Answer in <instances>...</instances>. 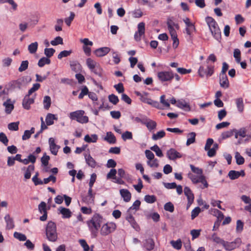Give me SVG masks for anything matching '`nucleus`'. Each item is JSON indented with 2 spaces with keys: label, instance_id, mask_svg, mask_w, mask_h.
Masks as SVG:
<instances>
[{
  "label": "nucleus",
  "instance_id": "1",
  "mask_svg": "<svg viewBox=\"0 0 251 251\" xmlns=\"http://www.w3.org/2000/svg\"><path fill=\"white\" fill-rule=\"evenodd\" d=\"M103 217L99 213H95L91 219L87 221V224L91 232L92 237L96 238L102 223Z\"/></svg>",
  "mask_w": 251,
  "mask_h": 251
},
{
  "label": "nucleus",
  "instance_id": "2",
  "mask_svg": "<svg viewBox=\"0 0 251 251\" xmlns=\"http://www.w3.org/2000/svg\"><path fill=\"white\" fill-rule=\"evenodd\" d=\"M46 234L49 241L54 242L57 240L56 226L54 222L52 221L48 222L46 228Z\"/></svg>",
  "mask_w": 251,
  "mask_h": 251
},
{
  "label": "nucleus",
  "instance_id": "3",
  "mask_svg": "<svg viewBox=\"0 0 251 251\" xmlns=\"http://www.w3.org/2000/svg\"><path fill=\"white\" fill-rule=\"evenodd\" d=\"M84 111L83 110L72 112L70 114V118L72 120H76L79 123L85 124L88 122L89 118L87 116H84Z\"/></svg>",
  "mask_w": 251,
  "mask_h": 251
},
{
  "label": "nucleus",
  "instance_id": "4",
  "mask_svg": "<svg viewBox=\"0 0 251 251\" xmlns=\"http://www.w3.org/2000/svg\"><path fill=\"white\" fill-rule=\"evenodd\" d=\"M25 81V78L22 77L17 80H11L5 86L8 91H14L16 89H21L23 83Z\"/></svg>",
  "mask_w": 251,
  "mask_h": 251
},
{
  "label": "nucleus",
  "instance_id": "5",
  "mask_svg": "<svg viewBox=\"0 0 251 251\" xmlns=\"http://www.w3.org/2000/svg\"><path fill=\"white\" fill-rule=\"evenodd\" d=\"M116 228V225L115 223H106L102 226L100 229V234L102 236H106L114 232Z\"/></svg>",
  "mask_w": 251,
  "mask_h": 251
},
{
  "label": "nucleus",
  "instance_id": "6",
  "mask_svg": "<svg viewBox=\"0 0 251 251\" xmlns=\"http://www.w3.org/2000/svg\"><path fill=\"white\" fill-rule=\"evenodd\" d=\"M241 242V239L240 238H237L233 241L230 242L225 241L223 247L226 251H231L239 247Z\"/></svg>",
  "mask_w": 251,
  "mask_h": 251
},
{
  "label": "nucleus",
  "instance_id": "7",
  "mask_svg": "<svg viewBox=\"0 0 251 251\" xmlns=\"http://www.w3.org/2000/svg\"><path fill=\"white\" fill-rule=\"evenodd\" d=\"M158 79L162 82L170 81L174 78L173 72L170 70L168 71H161L157 74Z\"/></svg>",
  "mask_w": 251,
  "mask_h": 251
},
{
  "label": "nucleus",
  "instance_id": "8",
  "mask_svg": "<svg viewBox=\"0 0 251 251\" xmlns=\"http://www.w3.org/2000/svg\"><path fill=\"white\" fill-rule=\"evenodd\" d=\"M167 156L170 160H175L182 157V154L174 148H171L167 151Z\"/></svg>",
  "mask_w": 251,
  "mask_h": 251
},
{
  "label": "nucleus",
  "instance_id": "9",
  "mask_svg": "<svg viewBox=\"0 0 251 251\" xmlns=\"http://www.w3.org/2000/svg\"><path fill=\"white\" fill-rule=\"evenodd\" d=\"M35 99V97L34 98H29V96H27V95H25L22 101L23 108L26 110L30 109L31 107L30 105L34 103Z\"/></svg>",
  "mask_w": 251,
  "mask_h": 251
},
{
  "label": "nucleus",
  "instance_id": "10",
  "mask_svg": "<svg viewBox=\"0 0 251 251\" xmlns=\"http://www.w3.org/2000/svg\"><path fill=\"white\" fill-rule=\"evenodd\" d=\"M184 193L188 200V206H190L194 201V195L190 188L188 186L184 187Z\"/></svg>",
  "mask_w": 251,
  "mask_h": 251
},
{
  "label": "nucleus",
  "instance_id": "11",
  "mask_svg": "<svg viewBox=\"0 0 251 251\" xmlns=\"http://www.w3.org/2000/svg\"><path fill=\"white\" fill-rule=\"evenodd\" d=\"M49 143L51 153L54 155H57L58 150L60 148V146L56 145L54 138L52 137L49 138Z\"/></svg>",
  "mask_w": 251,
  "mask_h": 251
},
{
  "label": "nucleus",
  "instance_id": "12",
  "mask_svg": "<svg viewBox=\"0 0 251 251\" xmlns=\"http://www.w3.org/2000/svg\"><path fill=\"white\" fill-rule=\"evenodd\" d=\"M110 50L111 49L109 47H101L96 49L94 51V54L97 57H101L108 54L110 52Z\"/></svg>",
  "mask_w": 251,
  "mask_h": 251
},
{
  "label": "nucleus",
  "instance_id": "13",
  "mask_svg": "<svg viewBox=\"0 0 251 251\" xmlns=\"http://www.w3.org/2000/svg\"><path fill=\"white\" fill-rule=\"evenodd\" d=\"M219 83L220 86L225 89L229 87V82L226 75H220Z\"/></svg>",
  "mask_w": 251,
  "mask_h": 251
},
{
  "label": "nucleus",
  "instance_id": "14",
  "mask_svg": "<svg viewBox=\"0 0 251 251\" xmlns=\"http://www.w3.org/2000/svg\"><path fill=\"white\" fill-rule=\"evenodd\" d=\"M167 24L172 39L177 37L176 32L173 27V25L176 26L175 23L171 20H168ZM176 26H177L178 25H176Z\"/></svg>",
  "mask_w": 251,
  "mask_h": 251
},
{
  "label": "nucleus",
  "instance_id": "15",
  "mask_svg": "<svg viewBox=\"0 0 251 251\" xmlns=\"http://www.w3.org/2000/svg\"><path fill=\"white\" fill-rule=\"evenodd\" d=\"M126 219L136 231H138L140 230V228L139 225L137 223L134 218L131 214H129L127 215Z\"/></svg>",
  "mask_w": 251,
  "mask_h": 251
},
{
  "label": "nucleus",
  "instance_id": "16",
  "mask_svg": "<svg viewBox=\"0 0 251 251\" xmlns=\"http://www.w3.org/2000/svg\"><path fill=\"white\" fill-rule=\"evenodd\" d=\"M143 247L148 251H152L154 247V242L151 238L146 239L143 243Z\"/></svg>",
  "mask_w": 251,
  "mask_h": 251
},
{
  "label": "nucleus",
  "instance_id": "17",
  "mask_svg": "<svg viewBox=\"0 0 251 251\" xmlns=\"http://www.w3.org/2000/svg\"><path fill=\"white\" fill-rule=\"evenodd\" d=\"M120 193L125 202H127L130 201L131 194L128 190L126 189H121Z\"/></svg>",
  "mask_w": 251,
  "mask_h": 251
},
{
  "label": "nucleus",
  "instance_id": "18",
  "mask_svg": "<svg viewBox=\"0 0 251 251\" xmlns=\"http://www.w3.org/2000/svg\"><path fill=\"white\" fill-rule=\"evenodd\" d=\"M58 210L59 211V213L62 215L63 218H69L72 216V212L68 208L61 206L58 209Z\"/></svg>",
  "mask_w": 251,
  "mask_h": 251
},
{
  "label": "nucleus",
  "instance_id": "19",
  "mask_svg": "<svg viewBox=\"0 0 251 251\" xmlns=\"http://www.w3.org/2000/svg\"><path fill=\"white\" fill-rule=\"evenodd\" d=\"M35 169V166L33 164L29 165L26 168L24 167L22 169V170H25V173L24 174V177L25 179H29L31 177V172L34 171Z\"/></svg>",
  "mask_w": 251,
  "mask_h": 251
},
{
  "label": "nucleus",
  "instance_id": "20",
  "mask_svg": "<svg viewBox=\"0 0 251 251\" xmlns=\"http://www.w3.org/2000/svg\"><path fill=\"white\" fill-rule=\"evenodd\" d=\"M205 21L208 25L210 30L215 28L218 25L215 20L211 17L207 16L205 18Z\"/></svg>",
  "mask_w": 251,
  "mask_h": 251
},
{
  "label": "nucleus",
  "instance_id": "21",
  "mask_svg": "<svg viewBox=\"0 0 251 251\" xmlns=\"http://www.w3.org/2000/svg\"><path fill=\"white\" fill-rule=\"evenodd\" d=\"M70 65L72 70L76 73L80 72L81 70V66L77 61H70Z\"/></svg>",
  "mask_w": 251,
  "mask_h": 251
},
{
  "label": "nucleus",
  "instance_id": "22",
  "mask_svg": "<svg viewBox=\"0 0 251 251\" xmlns=\"http://www.w3.org/2000/svg\"><path fill=\"white\" fill-rule=\"evenodd\" d=\"M144 125H146L150 131L155 129L157 126L156 123L155 121L147 118L146 119V122L144 123Z\"/></svg>",
  "mask_w": 251,
  "mask_h": 251
},
{
  "label": "nucleus",
  "instance_id": "23",
  "mask_svg": "<svg viewBox=\"0 0 251 251\" xmlns=\"http://www.w3.org/2000/svg\"><path fill=\"white\" fill-rule=\"evenodd\" d=\"M3 105L5 107V111L7 114H10L14 107V104L11 103V100L10 99L4 102Z\"/></svg>",
  "mask_w": 251,
  "mask_h": 251
},
{
  "label": "nucleus",
  "instance_id": "24",
  "mask_svg": "<svg viewBox=\"0 0 251 251\" xmlns=\"http://www.w3.org/2000/svg\"><path fill=\"white\" fill-rule=\"evenodd\" d=\"M104 139L110 144H115L116 142L115 136L110 131L106 133V136L104 137Z\"/></svg>",
  "mask_w": 251,
  "mask_h": 251
},
{
  "label": "nucleus",
  "instance_id": "25",
  "mask_svg": "<svg viewBox=\"0 0 251 251\" xmlns=\"http://www.w3.org/2000/svg\"><path fill=\"white\" fill-rule=\"evenodd\" d=\"M4 220L6 223V227L8 229H13L14 227L13 219L10 217L9 214H6L4 217Z\"/></svg>",
  "mask_w": 251,
  "mask_h": 251
},
{
  "label": "nucleus",
  "instance_id": "26",
  "mask_svg": "<svg viewBox=\"0 0 251 251\" xmlns=\"http://www.w3.org/2000/svg\"><path fill=\"white\" fill-rule=\"evenodd\" d=\"M213 37L217 41H220L221 39V32L219 26L213 28L210 30Z\"/></svg>",
  "mask_w": 251,
  "mask_h": 251
},
{
  "label": "nucleus",
  "instance_id": "27",
  "mask_svg": "<svg viewBox=\"0 0 251 251\" xmlns=\"http://www.w3.org/2000/svg\"><path fill=\"white\" fill-rule=\"evenodd\" d=\"M176 106L179 108L185 109L186 111H189L191 110L190 105L184 100H178Z\"/></svg>",
  "mask_w": 251,
  "mask_h": 251
},
{
  "label": "nucleus",
  "instance_id": "28",
  "mask_svg": "<svg viewBox=\"0 0 251 251\" xmlns=\"http://www.w3.org/2000/svg\"><path fill=\"white\" fill-rule=\"evenodd\" d=\"M84 156L86 162L88 165L92 168H95L96 166V162L91 155L88 154V155L85 154Z\"/></svg>",
  "mask_w": 251,
  "mask_h": 251
},
{
  "label": "nucleus",
  "instance_id": "29",
  "mask_svg": "<svg viewBox=\"0 0 251 251\" xmlns=\"http://www.w3.org/2000/svg\"><path fill=\"white\" fill-rule=\"evenodd\" d=\"M57 120V118L54 114L48 113L46 117V122L47 126H50L54 124L53 120Z\"/></svg>",
  "mask_w": 251,
  "mask_h": 251
},
{
  "label": "nucleus",
  "instance_id": "30",
  "mask_svg": "<svg viewBox=\"0 0 251 251\" xmlns=\"http://www.w3.org/2000/svg\"><path fill=\"white\" fill-rule=\"evenodd\" d=\"M235 102L238 110L240 112H242L244 110V105L243 99L242 98H239L235 100Z\"/></svg>",
  "mask_w": 251,
  "mask_h": 251
},
{
  "label": "nucleus",
  "instance_id": "31",
  "mask_svg": "<svg viewBox=\"0 0 251 251\" xmlns=\"http://www.w3.org/2000/svg\"><path fill=\"white\" fill-rule=\"evenodd\" d=\"M236 131V129L234 128L232 130H228L223 132L221 134V137L222 140H225L233 136L234 131Z\"/></svg>",
  "mask_w": 251,
  "mask_h": 251
},
{
  "label": "nucleus",
  "instance_id": "32",
  "mask_svg": "<svg viewBox=\"0 0 251 251\" xmlns=\"http://www.w3.org/2000/svg\"><path fill=\"white\" fill-rule=\"evenodd\" d=\"M43 104L44 108L45 109L48 110L50 108L51 105V98L50 96H45L44 97Z\"/></svg>",
  "mask_w": 251,
  "mask_h": 251
},
{
  "label": "nucleus",
  "instance_id": "33",
  "mask_svg": "<svg viewBox=\"0 0 251 251\" xmlns=\"http://www.w3.org/2000/svg\"><path fill=\"white\" fill-rule=\"evenodd\" d=\"M50 60L46 57H43L39 59L38 62V65L39 67H43L45 64H50Z\"/></svg>",
  "mask_w": 251,
  "mask_h": 251
},
{
  "label": "nucleus",
  "instance_id": "34",
  "mask_svg": "<svg viewBox=\"0 0 251 251\" xmlns=\"http://www.w3.org/2000/svg\"><path fill=\"white\" fill-rule=\"evenodd\" d=\"M86 64L90 71L92 70L93 69H95L98 65L97 62L91 58H88L86 59Z\"/></svg>",
  "mask_w": 251,
  "mask_h": 251
},
{
  "label": "nucleus",
  "instance_id": "35",
  "mask_svg": "<svg viewBox=\"0 0 251 251\" xmlns=\"http://www.w3.org/2000/svg\"><path fill=\"white\" fill-rule=\"evenodd\" d=\"M91 71L96 75H98L100 77H102L103 70L99 64H98L96 68H95V69H93Z\"/></svg>",
  "mask_w": 251,
  "mask_h": 251
},
{
  "label": "nucleus",
  "instance_id": "36",
  "mask_svg": "<svg viewBox=\"0 0 251 251\" xmlns=\"http://www.w3.org/2000/svg\"><path fill=\"white\" fill-rule=\"evenodd\" d=\"M38 44L37 42L30 44L28 47L29 52L31 54L35 53L38 49Z\"/></svg>",
  "mask_w": 251,
  "mask_h": 251
},
{
  "label": "nucleus",
  "instance_id": "37",
  "mask_svg": "<svg viewBox=\"0 0 251 251\" xmlns=\"http://www.w3.org/2000/svg\"><path fill=\"white\" fill-rule=\"evenodd\" d=\"M165 134V132L163 130H162L157 132L156 134H153L152 136V139L153 140H157L164 137Z\"/></svg>",
  "mask_w": 251,
  "mask_h": 251
},
{
  "label": "nucleus",
  "instance_id": "38",
  "mask_svg": "<svg viewBox=\"0 0 251 251\" xmlns=\"http://www.w3.org/2000/svg\"><path fill=\"white\" fill-rule=\"evenodd\" d=\"M228 176L231 180H234L237 179L240 177V175L239 173V171H236L235 170H231L229 172L228 174Z\"/></svg>",
  "mask_w": 251,
  "mask_h": 251
},
{
  "label": "nucleus",
  "instance_id": "39",
  "mask_svg": "<svg viewBox=\"0 0 251 251\" xmlns=\"http://www.w3.org/2000/svg\"><path fill=\"white\" fill-rule=\"evenodd\" d=\"M236 163L239 165H242L245 162L244 158L240 155L238 152H236L235 155Z\"/></svg>",
  "mask_w": 251,
  "mask_h": 251
},
{
  "label": "nucleus",
  "instance_id": "40",
  "mask_svg": "<svg viewBox=\"0 0 251 251\" xmlns=\"http://www.w3.org/2000/svg\"><path fill=\"white\" fill-rule=\"evenodd\" d=\"M38 176L39 173L36 172L35 175L33 176V177L32 178V180L35 186L43 184V181L38 178Z\"/></svg>",
  "mask_w": 251,
  "mask_h": 251
},
{
  "label": "nucleus",
  "instance_id": "41",
  "mask_svg": "<svg viewBox=\"0 0 251 251\" xmlns=\"http://www.w3.org/2000/svg\"><path fill=\"white\" fill-rule=\"evenodd\" d=\"M212 239L213 241L217 244H221L223 246L225 243V241L220 237L217 236L216 233H214L212 235Z\"/></svg>",
  "mask_w": 251,
  "mask_h": 251
},
{
  "label": "nucleus",
  "instance_id": "42",
  "mask_svg": "<svg viewBox=\"0 0 251 251\" xmlns=\"http://www.w3.org/2000/svg\"><path fill=\"white\" fill-rule=\"evenodd\" d=\"M79 242L81 247L83 248L84 251H93L92 249L90 250L89 245L84 239H80Z\"/></svg>",
  "mask_w": 251,
  "mask_h": 251
},
{
  "label": "nucleus",
  "instance_id": "43",
  "mask_svg": "<svg viewBox=\"0 0 251 251\" xmlns=\"http://www.w3.org/2000/svg\"><path fill=\"white\" fill-rule=\"evenodd\" d=\"M144 200L149 203H152L156 201V197L154 195H147L144 197Z\"/></svg>",
  "mask_w": 251,
  "mask_h": 251
},
{
  "label": "nucleus",
  "instance_id": "44",
  "mask_svg": "<svg viewBox=\"0 0 251 251\" xmlns=\"http://www.w3.org/2000/svg\"><path fill=\"white\" fill-rule=\"evenodd\" d=\"M55 52V50L53 48H45L44 50V53L48 58L52 56Z\"/></svg>",
  "mask_w": 251,
  "mask_h": 251
},
{
  "label": "nucleus",
  "instance_id": "45",
  "mask_svg": "<svg viewBox=\"0 0 251 251\" xmlns=\"http://www.w3.org/2000/svg\"><path fill=\"white\" fill-rule=\"evenodd\" d=\"M171 244L174 248L176 250H180L181 248L182 242L180 239L177 240L176 241H171Z\"/></svg>",
  "mask_w": 251,
  "mask_h": 251
},
{
  "label": "nucleus",
  "instance_id": "46",
  "mask_svg": "<svg viewBox=\"0 0 251 251\" xmlns=\"http://www.w3.org/2000/svg\"><path fill=\"white\" fill-rule=\"evenodd\" d=\"M145 31V24L144 22H141L138 25V31L140 36L144 35Z\"/></svg>",
  "mask_w": 251,
  "mask_h": 251
},
{
  "label": "nucleus",
  "instance_id": "47",
  "mask_svg": "<svg viewBox=\"0 0 251 251\" xmlns=\"http://www.w3.org/2000/svg\"><path fill=\"white\" fill-rule=\"evenodd\" d=\"M19 122L10 123L8 125L10 130L17 131L19 129Z\"/></svg>",
  "mask_w": 251,
  "mask_h": 251
},
{
  "label": "nucleus",
  "instance_id": "48",
  "mask_svg": "<svg viewBox=\"0 0 251 251\" xmlns=\"http://www.w3.org/2000/svg\"><path fill=\"white\" fill-rule=\"evenodd\" d=\"M40 84L38 83L33 84L32 87L28 90L27 94L26 95L27 97L30 96L33 92L38 90L40 88Z\"/></svg>",
  "mask_w": 251,
  "mask_h": 251
},
{
  "label": "nucleus",
  "instance_id": "49",
  "mask_svg": "<svg viewBox=\"0 0 251 251\" xmlns=\"http://www.w3.org/2000/svg\"><path fill=\"white\" fill-rule=\"evenodd\" d=\"M50 159V157L44 153L43 156L41 158L42 165L43 166H47L49 164V161Z\"/></svg>",
  "mask_w": 251,
  "mask_h": 251
},
{
  "label": "nucleus",
  "instance_id": "50",
  "mask_svg": "<svg viewBox=\"0 0 251 251\" xmlns=\"http://www.w3.org/2000/svg\"><path fill=\"white\" fill-rule=\"evenodd\" d=\"M108 100L109 101L114 105L117 104L119 101L118 96L113 94L108 96Z\"/></svg>",
  "mask_w": 251,
  "mask_h": 251
},
{
  "label": "nucleus",
  "instance_id": "51",
  "mask_svg": "<svg viewBox=\"0 0 251 251\" xmlns=\"http://www.w3.org/2000/svg\"><path fill=\"white\" fill-rule=\"evenodd\" d=\"M191 135L190 138H188L187 140L186 145L189 146L190 144L194 143L196 140V133L194 132H192L189 134Z\"/></svg>",
  "mask_w": 251,
  "mask_h": 251
},
{
  "label": "nucleus",
  "instance_id": "52",
  "mask_svg": "<svg viewBox=\"0 0 251 251\" xmlns=\"http://www.w3.org/2000/svg\"><path fill=\"white\" fill-rule=\"evenodd\" d=\"M14 238L18 239L21 241H25L26 240V236L25 234L20 232H15L14 233Z\"/></svg>",
  "mask_w": 251,
  "mask_h": 251
},
{
  "label": "nucleus",
  "instance_id": "53",
  "mask_svg": "<svg viewBox=\"0 0 251 251\" xmlns=\"http://www.w3.org/2000/svg\"><path fill=\"white\" fill-rule=\"evenodd\" d=\"M233 56L237 63H239L241 61V51L239 49H235L233 51Z\"/></svg>",
  "mask_w": 251,
  "mask_h": 251
},
{
  "label": "nucleus",
  "instance_id": "54",
  "mask_svg": "<svg viewBox=\"0 0 251 251\" xmlns=\"http://www.w3.org/2000/svg\"><path fill=\"white\" fill-rule=\"evenodd\" d=\"M72 53V50H64L61 51L57 56L59 59H62L63 57H65L69 56Z\"/></svg>",
  "mask_w": 251,
  "mask_h": 251
},
{
  "label": "nucleus",
  "instance_id": "55",
  "mask_svg": "<svg viewBox=\"0 0 251 251\" xmlns=\"http://www.w3.org/2000/svg\"><path fill=\"white\" fill-rule=\"evenodd\" d=\"M140 205L141 201L138 200H136L133 203L132 205L128 208L127 212L132 209H135L136 211L139 210Z\"/></svg>",
  "mask_w": 251,
  "mask_h": 251
},
{
  "label": "nucleus",
  "instance_id": "56",
  "mask_svg": "<svg viewBox=\"0 0 251 251\" xmlns=\"http://www.w3.org/2000/svg\"><path fill=\"white\" fill-rule=\"evenodd\" d=\"M28 61L27 60L23 61L21 64L20 67L18 69V71L20 72L25 71L28 68Z\"/></svg>",
  "mask_w": 251,
  "mask_h": 251
},
{
  "label": "nucleus",
  "instance_id": "57",
  "mask_svg": "<svg viewBox=\"0 0 251 251\" xmlns=\"http://www.w3.org/2000/svg\"><path fill=\"white\" fill-rule=\"evenodd\" d=\"M164 208L166 211L170 212H173L175 210V207L173 204L171 202H168L166 203L164 206Z\"/></svg>",
  "mask_w": 251,
  "mask_h": 251
},
{
  "label": "nucleus",
  "instance_id": "58",
  "mask_svg": "<svg viewBox=\"0 0 251 251\" xmlns=\"http://www.w3.org/2000/svg\"><path fill=\"white\" fill-rule=\"evenodd\" d=\"M50 44L52 46H57L59 44L62 45L63 44V39L60 36H57L55 38L54 40L51 41Z\"/></svg>",
  "mask_w": 251,
  "mask_h": 251
},
{
  "label": "nucleus",
  "instance_id": "59",
  "mask_svg": "<svg viewBox=\"0 0 251 251\" xmlns=\"http://www.w3.org/2000/svg\"><path fill=\"white\" fill-rule=\"evenodd\" d=\"M38 210L40 213L47 212V204L44 201H41L38 205Z\"/></svg>",
  "mask_w": 251,
  "mask_h": 251
},
{
  "label": "nucleus",
  "instance_id": "60",
  "mask_svg": "<svg viewBox=\"0 0 251 251\" xmlns=\"http://www.w3.org/2000/svg\"><path fill=\"white\" fill-rule=\"evenodd\" d=\"M201 209L199 207H195L191 212V219L194 220L201 212Z\"/></svg>",
  "mask_w": 251,
  "mask_h": 251
},
{
  "label": "nucleus",
  "instance_id": "61",
  "mask_svg": "<svg viewBox=\"0 0 251 251\" xmlns=\"http://www.w3.org/2000/svg\"><path fill=\"white\" fill-rule=\"evenodd\" d=\"M190 168L191 169V171L196 174H198L200 176H201L202 175V173H203V171H202V170L201 169H200L198 167H195V166H194L192 164H191L190 165Z\"/></svg>",
  "mask_w": 251,
  "mask_h": 251
},
{
  "label": "nucleus",
  "instance_id": "62",
  "mask_svg": "<svg viewBox=\"0 0 251 251\" xmlns=\"http://www.w3.org/2000/svg\"><path fill=\"white\" fill-rule=\"evenodd\" d=\"M56 23L57 24L54 26L55 30L56 31H61L62 29V25L63 24V20L62 19H58L57 20Z\"/></svg>",
  "mask_w": 251,
  "mask_h": 251
},
{
  "label": "nucleus",
  "instance_id": "63",
  "mask_svg": "<svg viewBox=\"0 0 251 251\" xmlns=\"http://www.w3.org/2000/svg\"><path fill=\"white\" fill-rule=\"evenodd\" d=\"M75 17V14L73 12H70V15L69 17L66 18L65 19L64 21L65 23L68 26H70L72 22L74 19V18Z\"/></svg>",
  "mask_w": 251,
  "mask_h": 251
},
{
  "label": "nucleus",
  "instance_id": "64",
  "mask_svg": "<svg viewBox=\"0 0 251 251\" xmlns=\"http://www.w3.org/2000/svg\"><path fill=\"white\" fill-rule=\"evenodd\" d=\"M122 138L124 141H126V140H129L132 139V134L131 132L128 131H126L124 133H123L122 135Z\"/></svg>",
  "mask_w": 251,
  "mask_h": 251
}]
</instances>
